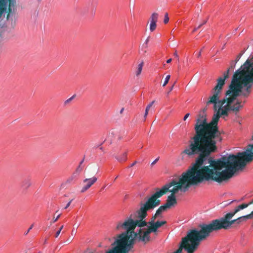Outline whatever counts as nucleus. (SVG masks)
I'll list each match as a JSON object with an SVG mask.
<instances>
[{
    "instance_id": "1",
    "label": "nucleus",
    "mask_w": 253,
    "mask_h": 253,
    "mask_svg": "<svg viewBox=\"0 0 253 253\" xmlns=\"http://www.w3.org/2000/svg\"><path fill=\"white\" fill-rule=\"evenodd\" d=\"M208 160V166L202 165L195 161L191 168L182 173L178 181L172 180L161 189H157L149 198H153L158 201L157 207L161 203L159 199L168 192H170L164 204L169 209L177 204L175 194L179 190L185 192L191 186L197 185L205 181L221 183L228 180L237 171L243 169L247 163L253 161V144L248 145L245 151L238 153L236 155L232 154L217 160L210 159Z\"/></svg>"
},
{
    "instance_id": "2",
    "label": "nucleus",
    "mask_w": 253,
    "mask_h": 253,
    "mask_svg": "<svg viewBox=\"0 0 253 253\" xmlns=\"http://www.w3.org/2000/svg\"><path fill=\"white\" fill-rule=\"evenodd\" d=\"M220 117L219 111H217L210 123L207 119L198 120L194 126L195 133L190 137L182 153L188 156H197L195 161L204 165L211 155L217 152V143L223 140L218 126Z\"/></svg>"
},
{
    "instance_id": "3",
    "label": "nucleus",
    "mask_w": 253,
    "mask_h": 253,
    "mask_svg": "<svg viewBox=\"0 0 253 253\" xmlns=\"http://www.w3.org/2000/svg\"><path fill=\"white\" fill-rule=\"evenodd\" d=\"M134 220L131 215L126 218L124 221H119L116 223L115 229L116 230H125V231L117 235V239L112 244L114 247L132 250L134 247L136 239L141 241L140 239L143 236V230L141 228L138 232H135V229Z\"/></svg>"
},
{
    "instance_id": "4",
    "label": "nucleus",
    "mask_w": 253,
    "mask_h": 253,
    "mask_svg": "<svg viewBox=\"0 0 253 253\" xmlns=\"http://www.w3.org/2000/svg\"><path fill=\"white\" fill-rule=\"evenodd\" d=\"M235 214L232 212L227 213L223 217L211 221L209 224H201L199 228H202V231L205 233L206 237L209 236L211 233L216 231L222 229H227L235 223L239 224L242 221H246L253 218V211L250 214L238 217L234 220H230Z\"/></svg>"
},
{
    "instance_id": "5",
    "label": "nucleus",
    "mask_w": 253,
    "mask_h": 253,
    "mask_svg": "<svg viewBox=\"0 0 253 253\" xmlns=\"http://www.w3.org/2000/svg\"><path fill=\"white\" fill-rule=\"evenodd\" d=\"M207 238L205 233L202 231V228L198 230L196 229H190L186 235L182 238L178 249L173 253H181L184 249L187 253H194L198 249L200 242Z\"/></svg>"
},
{
    "instance_id": "6",
    "label": "nucleus",
    "mask_w": 253,
    "mask_h": 253,
    "mask_svg": "<svg viewBox=\"0 0 253 253\" xmlns=\"http://www.w3.org/2000/svg\"><path fill=\"white\" fill-rule=\"evenodd\" d=\"M157 202L154 198H148L145 203L140 204V208L137 211L139 220H134L135 228L136 226L143 227L147 226V222L144 219L147 216V211L156 208Z\"/></svg>"
},
{
    "instance_id": "7",
    "label": "nucleus",
    "mask_w": 253,
    "mask_h": 253,
    "mask_svg": "<svg viewBox=\"0 0 253 253\" xmlns=\"http://www.w3.org/2000/svg\"><path fill=\"white\" fill-rule=\"evenodd\" d=\"M237 78V75H233L230 84L229 86V89L226 92V95L228 97L222 100H218L219 108H221L222 105L225 103L228 104V99L232 98V103L236 100L237 97L239 96V92H241L242 88L241 84Z\"/></svg>"
},
{
    "instance_id": "8",
    "label": "nucleus",
    "mask_w": 253,
    "mask_h": 253,
    "mask_svg": "<svg viewBox=\"0 0 253 253\" xmlns=\"http://www.w3.org/2000/svg\"><path fill=\"white\" fill-rule=\"evenodd\" d=\"M224 85V81L220 79L211 90L212 96L209 98V100L206 103L207 105L213 104V109L216 112L219 109L218 100L220 98V95L221 94Z\"/></svg>"
},
{
    "instance_id": "9",
    "label": "nucleus",
    "mask_w": 253,
    "mask_h": 253,
    "mask_svg": "<svg viewBox=\"0 0 253 253\" xmlns=\"http://www.w3.org/2000/svg\"><path fill=\"white\" fill-rule=\"evenodd\" d=\"M237 75V78H239V82L241 84L242 88L241 89V92H239V95H242L244 97H248L251 93V88L252 87V84H253V83H249L246 84L245 83H244L242 81V74L245 75L244 72L238 69L236 70L233 75ZM247 74H245L246 75Z\"/></svg>"
},
{
    "instance_id": "10",
    "label": "nucleus",
    "mask_w": 253,
    "mask_h": 253,
    "mask_svg": "<svg viewBox=\"0 0 253 253\" xmlns=\"http://www.w3.org/2000/svg\"><path fill=\"white\" fill-rule=\"evenodd\" d=\"M167 222L166 221H157L155 222L153 224L150 225L146 231L143 233V236L140 238L141 241L145 244L148 242L150 240V234L152 232H156L157 229L161 226L166 224Z\"/></svg>"
},
{
    "instance_id": "11",
    "label": "nucleus",
    "mask_w": 253,
    "mask_h": 253,
    "mask_svg": "<svg viewBox=\"0 0 253 253\" xmlns=\"http://www.w3.org/2000/svg\"><path fill=\"white\" fill-rule=\"evenodd\" d=\"M97 180V177H92L91 178H86L84 180L83 183L84 186L83 187L81 192L84 193Z\"/></svg>"
},
{
    "instance_id": "12",
    "label": "nucleus",
    "mask_w": 253,
    "mask_h": 253,
    "mask_svg": "<svg viewBox=\"0 0 253 253\" xmlns=\"http://www.w3.org/2000/svg\"><path fill=\"white\" fill-rule=\"evenodd\" d=\"M230 107L231 108V111L236 114L243 108V105L242 104V101L238 99L234 104L230 103Z\"/></svg>"
},
{
    "instance_id": "13",
    "label": "nucleus",
    "mask_w": 253,
    "mask_h": 253,
    "mask_svg": "<svg viewBox=\"0 0 253 253\" xmlns=\"http://www.w3.org/2000/svg\"><path fill=\"white\" fill-rule=\"evenodd\" d=\"M232 103V98L228 99V104L224 106V109L221 110V108H219L217 111H219V114L221 116H228V112L231 111V108L230 107V103Z\"/></svg>"
},
{
    "instance_id": "14",
    "label": "nucleus",
    "mask_w": 253,
    "mask_h": 253,
    "mask_svg": "<svg viewBox=\"0 0 253 253\" xmlns=\"http://www.w3.org/2000/svg\"><path fill=\"white\" fill-rule=\"evenodd\" d=\"M236 62L234 61H232L231 62L230 66L229 68L227 70L226 72H225L223 74V77H219L217 80V83H218V81L220 79H221L224 81V84H225V80L228 79L229 77V72L230 70H233L235 67L236 65Z\"/></svg>"
},
{
    "instance_id": "15",
    "label": "nucleus",
    "mask_w": 253,
    "mask_h": 253,
    "mask_svg": "<svg viewBox=\"0 0 253 253\" xmlns=\"http://www.w3.org/2000/svg\"><path fill=\"white\" fill-rule=\"evenodd\" d=\"M5 1H6V10L7 9V7L8 4V7L7 9L8 13L6 17V19L8 20L10 13L12 12V7L14 6L16 2L15 0H5Z\"/></svg>"
},
{
    "instance_id": "16",
    "label": "nucleus",
    "mask_w": 253,
    "mask_h": 253,
    "mask_svg": "<svg viewBox=\"0 0 253 253\" xmlns=\"http://www.w3.org/2000/svg\"><path fill=\"white\" fill-rule=\"evenodd\" d=\"M131 250H128L127 249L124 250V249L114 247L113 249L109 251L107 253H128Z\"/></svg>"
},
{
    "instance_id": "17",
    "label": "nucleus",
    "mask_w": 253,
    "mask_h": 253,
    "mask_svg": "<svg viewBox=\"0 0 253 253\" xmlns=\"http://www.w3.org/2000/svg\"><path fill=\"white\" fill-rule=\"evenodd\" d=\"M31 185V179L29 178L24 179L21 184V187L23 190H26L30 187Z\"/></svg>"
},
{
    "instance_id": "18",
    "label": "nucleus",
    "mask_w": 253,
    "mask_h": 253,
    "mask_svg": "<svg viewBox=\"0 0 253 253\" xmlns=\"http://www.w3.org/2000/svg\"><path fill=\"white\" fill-rule=\"evenodd\" d=\"M6 11V1L5 0H0V18L2 14Z\"/></svg>"
},
{
    "instance_id": "19",
    "label": "nucleus",
    "mask_w": 253,
    "mask_h": 253,
    "mask_svg": "<svg viewBox=\"0 0 253 253\" xmlns=\"http://www.w3.org/2000/svg\"><path fill=\"white\" fill-rule=\"evenodd\" d=\"M249 206H250V204L249 203L248 204H246V203L242 204L238 206V207H237L235 209L234 211L233 212H232V213L235 214L238 212H239L240 211L247 208Z\"/></svg>"
},
{
    "instance_id": "20",
    "label": "nucleus",
    "mask_w": 253,
    "mask_h": 253,
    "mask_svg": "<svg viewBox=\"0 0 253 253\" xmlns=\"http://www.w3.org/2000/svg\"><path fill=\"white\" fill-rule=\"evenodd\" d=\"M159 14L156 12H154L152 14L150 18V23H156L158 19Z\"/></svg>"
},
{
    "instance_id": "21",
    "label": "nucleus",
    "mask_w": 253,
    "mask_h": 253,
    "mask_svg": "<svg viewBox=\"0 0 253 253\" xmlns=\"http://www.w3.org/2000/svg\"><path fill=\"white\" fill-rule=\"evenodd\" d=\"M168 208L165 205L161 206L156 211L157 214H158L160 217H162V213L163 212L166 211Z\"/></svg>"
},
{
    "instance_id": "22",
    "label": "nucleus",
    "mask_w": 253,
    "mask_h": 253,
    "mask_svg": "<svg viewBox=\"0 0 253 253\" xmlns=\"http://www.w3.org/2000/svg\"><path fill=\"white\" fill-rule=\"evenodd\" d=\"M116 158L120 162H125L127 160V153L125 152L121 156L116 157Z\"/></svg>"
},
{
    "instance_id": "23",
    "label": "nucleus",
    "mask_w": 253,
    "mask_h": 253,
    "mask_svg": "<svg viewBox=\"0 0 253 253\" xmlns=\"http://www.w3.org/2000/svg\"><path fill=\"white\" fill-rule=\"evenodd\" d=\"M143 65H144V62H143V61H142L138 65V67H137V70L136 71V73H135V74H136V76L138 77V76H139L140 75V74H141V73L142 72V68H143Z\"/></svg>"
},
{
    "instance_id": "24",
    "label": "nucleus",
    "mask_w": 253,
    "mask_h": 253,
    "mask_svg": "<svg viewBox=\"0 0 253 253\" xmlns=\"http://www.w3.org/2000/svg\"><path fill=\"white\" fill-rule=\"evenodd\" d=\"M78 176L76 175L75 173H73L72 175L69 177L66 181V182L68 183H71L73 181H74Z\"/></svg>"
},
{
    "instance_id": "25",
    "label": "nucleus",
    "mask_w": 253,
    "mask_h": 253,
    "mask_svg": "<svg viewBox=\"0 0 253 253\" xmlns=\"http://www.w3.org/2000/svg\"><path fill=\"white\" fill-rule=\"evenodd\" d=\"M159 217L160 216H159L158 214H157V213L156 212L155 214L151 218V220L148 222L150 226L153 224L155 222V221L156 219V218Z\"/></svg>"
},
{
    "instance_id": "26",
    "label": "nucleus",
    "mask_w": 253,
    "mask_h": 253,
    "mask_svg": "<svg viewBox=\"0 0 253 253\" xmlns=\"http://www.w3.org/2000/svg\"><path fill=\"white\" fill-rule=\"evenodd\" d=\"M82 170V168H81V166L80 165L76 169V171L74 172L76 175L78 176L81 171Z\"/></svg>"
},
{
    "instance_id": "27",
    "label": "nucleus",
    "mask_w": 253,
    "mask_h": 253,
    "mask_svg": "<svg viewBox=\"0 0 253 253\" xmlns=\"http://www.w3.org/2000/svg\"><path fill=\"white\" fill-rule=\"evenodd\" d=\"M156 27H157L156 23H150V30L151 32L154 31L156 29Z\"/></svg>"
},
{
    "instance_id": "28",
    "label": "nucleus",
    "mask_w": 253,
    "mask_h": 253,
    "mask_svg": "<svg viewBox=\"0 0 253 253\" xmlns=\"http://www.w3.org/2000/svg\"><path fill=\"white\" fill-rule=\"evenodd\" d=\"M170 78V75L167 76V77L165 78V82H164V84H163V86H165L167 84L169 83Z\"/></svg>"
},
{
    "instance_id": "29",
    "label": "nucleus",
    "mask_w": 253,
    "mask_h": 253,
    "mask_svg": "<svg viewBox=\"0 0 253 253\" xmlns=\"http://www.w3.org/2000/svg\"><path fill=\"white\" fill-rule=\"evenodd\" d=\"M169 18L168 16V13H166L165 14V18H164V22L165 24H167L169 22Z\"/></svg>"
},
{
    "instance_id": "30",
    "label": "nucleus",
    "mask_w": 253,
    "mask_h": 253,
    "mask_svg": "<svg viewBox=\"0 0 253 253\" xmlns=\"http://www.w3.org/2000/svg\"><path fill=\"white\" fill-rule=\"evenodd\" d=\"M206 119V116H205V115H202V114H200L198 115V119L196 120V124H197V121H198V120H200V121H201V120H202L203 119Z\"/></svg>"
},
{
    "instance_id": "31",
    "label": "nucleus",
    "mask_w": 253,
    "mask_h": 253,
    "mask_svg": "<svg viewBox=\"0 0 253 253\" xmlns=\"http://www.w3.org/2000/svg\"><path fill=\"white\" fill-rule=\"evenodd\" d=\"M155 102V101H153L151 103H150V104H149L146 107V110H148V111H149L150 108L152 106V105H153V104Z\"/></svg>"
},
{
    "instance_id": "32",
    "label": "nucleus",
    "mask_w": 253,
    "mask_h": 253,
    "mask_svg": "<svg viewBox=\"0 0 253 253\" xmlns=\"http://www.w3.org/2000/svg\"><path fill=\"white\" fill-rule=\"evenodd\" d=\"M63 227H64V225H62L61 226V227L60 228L59 230L56 232V235H55L56 238L58 237V236L59 235V234L61 233L62 229L63 228Z\"/></svg>"
},
{
    "instance_id": "33",
    "label": "nucleus",
    "mask_w": 253,
    "mask_h": 253,
    "mask_svg": "<svg viewBox=\"0 0 253 253\" xmlns=\"http://www.w3.org/2000/svg\"><path fill=\"white\" fill-rule=\"evenodd\" d=\"M243 53H244V51H243L242 53H241L239 54L237 56V58H236V60L235 61L236 62V63H237V62L239 61V60L240 59V58H241V57L242 56V54H243Z\"/></svg>"
},
{
    "instance_id": "34",
    "label": "nucleus",
    "mask_w": 253,
    "mask_h": 253,
    "mask_svg": "<svg viewBox=\"0 0 253 253\" xmlns=\"http://www.w3.org/2000/svg\"><path fill=\"white\" fill-rule=\"evenodd\" d=\"M61 216V214H59V215H58V216L56 217H53V221L52 222H55L57 221V220L59 219V218Z\"/></svg>"
},
{
    "instance_id": "35",
    "label": "nucleus",
    "mask_w": 253,
    "mask_h": 253,
    "mask_svg": "<svg viewBox=\"0 0 253 253\" xmlns=\"http://www.w3.org/2000/svg\"><path fill=\"white\" fill-rule=\"evenodd\" d=\"M207 22V20H206L205 21H203V22L202 23H201V24H200L198 26V28H200L203 25H204V24H205Z\"/></svg>"
},
{
    "instance_id": "36",
    "label": "nucleus",
    "mask_w": 253,
    "mask_h": 253,
    "mask_svg": "<svg viewBox=\"0 0 253 253\" xmlns=\"http://www.w3.org/2000/svg\"><path fill=\"white\" fill-rule=\"evenodd\" d=\"M148 112L149 111L148 110H145V114H144V121H145L146 118H147V116L148 114Z\"/></svg>"
},
{
    "instance_id": "37",
    "label": "nucleus",
    "mask_w": 253,
    "mask_h": 253,
    "mask_svg": "<svg viewBox=\"0 0 253 253\" xmlns=\"http://www.w3.org/2000/svg\"><path fill=\"white\" fill-rule=\"evenodd\" d=\"M159 158H157L156 159H155L151 164V166L154 165L159 160Z\"/></svg>"
},
{
    "instance_id": "38",
    "label": "nucleus",
    "mask_w": 253,
    "mask_h": 253,
    "mask_svg": "<svg viewBox=\"0 0 253 253\" xmlns=\"http://www.w3.org/2000/svg\"><path fill=\"white\" fill-rule=\"evenodd\" d=\"M175 84V82L172 85V86L169 88V91L167 92L168 95L169 94L170 92L173 89Z\"/></svg>"
},
{
    "instance_id": "39",
    "label": "nucleus",
    "mask_w": 253,
    "mask_h": 253,
    "mask_svg": "<svg viewBox=\"0 0 253 253\" xmlns=\"http://www.w3.org/2000/svg\"><path fill=\"white\" fill-rule=\"evenodd\" d=\"M73 200H71L67 204L66 206L65 207V209H67L70 206V204L71 203V202H72Z\"/></svg>"
},
{
    "instance_id": "40",
    "label": "nucleus",
    "mask_w": 253,
    "mask_h": 253,
    "mask_svg": "<svg viewBox=\"0 0 253 253\" xmlns=\"http://www.w3.org/2000/svg\"><path fill=\"white\" fill-rule=\"evenodd\" d=\"M189 115H190V114H189V113H187V114H186L184 116V118H183V120H184V121H185V120L188 118V117L189 116Z\"/></svg>"
},
{
    "instance_id": "41",
    "label": "nucleus",
    "mask_w": 253,
    "mask_h": 253,
    "mask_svg": "<svg viewBox=\"0 0 253 253\" xmlns=\"http://www.w3.org/2000/svg\"><path fill=\"white\" fill-rule=\"evenodd\" d=\"M73 98H74V96H72L71 98H70L69 99H67L65 101V103L66 104V103H69V102H70L73 99Z\"/></svg>"
},
{
    "instance_id": "42",
    "label": "nucleus",
    "mask_w": 253,
    "mask_h": 253,
    "mask_svg": "<svg viewBox=\"0 0 253 253\" xmlns=\"http://www.w3.org/2000/svg\"><path fill=\"white\" fill-rule=\"evenodd\" d=\"M33 224L31 225V226L30 227V228L28 229L27 232H26V234H27L30 231V230H31L33 227Z\"/></svg>"
},
{
    "instance_id": "43",
    "label": "nucleus",
    "mask_w": 253,
    "mask_h": 253,
    "mask_svg": "<svg viewBox=\"0 0 253 253\" xmlns=\"http://www.w3.org/2000/svg\"><path fill=\"white\" fill-rule=\"evenodd\" d=\"M174 56L178 59V55L177 54L176 51L174 53Z\"/></svg>"
},
{
    "instance_id": "44",
    "label": "nucleus",
    "mask_w": 253,
    "mask_h": 253,
    "mask_svg": "<svg viewBox=\"0 0 253 253\" xmlns=\"http://www.w3.org/2000/svg\"><path fill=\"white\" fill-rule=\"evenodd\" d=\"M201 51H202V50H201L200 51V52H199V53L197 54V56L198 58H199V57H200L201 56Z\"/></svg>"
},
{
    "instance_id": "45",
    "label": "nucleus",
    "mask_w": 253,
    "mask_h": 253,
    "mask_svg": "<svg viewBox=\"0 0 253 253\" xmlns=\"http://www.w3.org/2000/svg\"><path fill=\"white\" fill-rule=\"evenodd\" d=\"M76 233V231H75L74 229H73L72 231V235H75Z\"/></svg>"
},
{
    "instance_id": "46",
    "label": "nucleus",
    "mask_w": 253,
    "mask_h": 253,
    "mask_svg": "<svg viewBox=\"0 0 253 253\" xmlns=\"http://www.w3.org/2000/svg\"><path fill=\"white\" fill-rule=\"evenodd\" d=\"M124 108H122L121 109L120 111V113L121 114H123V112H124Z\"/></svg>"
},
{
    "instance_id": "47",
    "label": "nucleus",
    "mask_w": 253,
    "mask_h": 253,
    "mask_svg": "<svg viewBox=\"0 0 253 253\" xmlns=\"http://www.w3.org/2000/svg\"><path fill=\"white\" fill-rule=\"evenodd\" d=\"M137 163V161L134 162L131 165L130 167L134 166Z\"/></svg>"
},
{
    "instance_id": "48",
    "label": "nucleus",
    "mask_w": 253,
    "mask_h": 253,
    "mask_svg": "<svg viewBox=\"0 0 253 253\" xmlns=\"http://www.w3.org/2000/svg\"><path fill=\"white\" fill-rule=\"evenodd\" d=\"M172 59L171 58H169L167 61V63H170L171 62Z\"/></svg>"
},
{
    "instance_id": "49",
    "label": "nucleus",
    "mask_w": 253,
    "mask_h": 253,
    "mask_svg": "<svg viewBox=\"0 0 253 253\" xmlns=\"http://www.w3.org/2000/svg\"><path fill=\"white\" fill-rule=\"evenodd\" d=\"M198 29L199 28H198V27L197 28H195L193 30L192 33H194L195 32H196Z\"/></svg>"
},
{
    "instance_id": "50",
    "label": "nucleus",
    "mask_w": 253,
    "mask_h": 253,
    "mask_svg": "<svg viewBox=\"0 0 253 253\" xmlns=\"http://www.w3.org/2000/svg\"><path fill=\"white\" fill-rule=\"evenodd\" d=\"M148 42H149V38H148L146 40V41H145V43H146V44H147V43H148Z\"/></svg>"
},
{
    "instance_id": "51",
    "label": "nucleus",
    "mask_w": 253,
    "mask_h": 253,
    "mask_svg": "<svg viewBox=\"0 0 253 253\" xmlns=\"http://www.w3.org/2000/svg\"><path fill=\"white\" fill-rule=\"evenodd\" d=\"M249 204H250V205L253 204V200L251 201L250 202H249Z\"/></svg>"
},
{
    "instance_id": "52",
    "label": "nucleus",
    "mask_w": 253,
    "mask_h": 253,
    "mask_svg": "<svg viewBox=\"0 0 253 253\" xmlns=\"http://www.w3.org/2000/svg\"><path fill=\"white\" fill-rule=\"evenodd\" d=\"M234 201H231V202L230 203V204L232 203H233V202H234Z\"/></svg>"
},
{
    "instance_id": "53",
    "label": "nucleus",
    "mask_w": 253,
    "mask_h": 253,
    "mask_svg": "<svg viewBox=\"0 0 253 253\" xmlns=\"http://www.w3.org/2000/svg\"><path fill=\"white\" fill-rule=\"evenodd\" d=\"M83 161H82L81 163H80V165L83 163Z\"/></svg>"
},
{
    "instance_id": "54",
    "label": "nucleus",
    "mask_w": 253,
    "mask_h": 253,
    "mask_svg": "<svg viewBox=\"0 0 253 253\" xmlns=\"http://www.w3.org/2000/svg\"><path fill=\"white\" fill-rule=\"evenodd\" d=\"M118 176H117L116 177H115V180H116V179L118 178Z\"/></svg>"
}]
</instances>
